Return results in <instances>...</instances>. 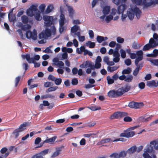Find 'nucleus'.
I'll return each mask as SVG.
<instances>
[{
  "instance_id": "40",
  "label": "nucleus",
  "mask_w": 158,
  "mask_h": 158,
  "mask_svg": "<svg viewBox=\"0 0 158 158\" xmlns=\"http://www.w3.org/2000/svg\"><path fill=\"white\" fill-rule=\"evenodd\" d=\"M149 60L154 65L156 66L158 65V59H150Z\"/></svg>"
},
{
  "instance_id": "28",
  "label": "nucleus",
  "mask_w": 158,
  "mask_h": 158,
  "mask_svg": "<svg viewBox=\"0 0 158 158\" xmlns=\"http://www.w3.org/2000/svg\"><path fill=\"white\" fill-rule=\"evenodd\" d=\"M56 65L60 69H61V68H63L64 67V64L63 62L61 61H59L57 63Z\"/></svg>"
},
{
  "instance_id": "9",
  "label": "nucleus",
  "mask_w": 158,
  "mask_h": 158,
  "mask_svg": "<svg viewBox=\"0 0 158 158\" xmlns=\"http://www.w3.org/2000/svg\"><path fill=\"white\" fill-rule=\"evenodd\" d=\"M142 103H138L135 102H131L128 104V106L131 108H139L143 106Z\"/></svg>"
},
{
  "instance_id": "36",
  "label": "nucleus",
  "mask_w": 158,
  "mask_h": 158,
  "mask_svg": "<svg viewBox=\"0 0 158 158\" xmlns=\"http://www.w3.org/2000/svg\"><path fill=\"white\" fill-rule=\"evenodd\" d=\"M38 37L40 39H46L47 38L45 34V33L43 31L42 32L39 34Z\"/></svg>"
},
{
  "instance_id": "13",
  "label": "nucleus",
  "mask_w": 158,
  "mask_h": 158,
  "mask_svg": "<svg viewBox=\"0 0 158 158\" xmlns=\"http://www.w3.org/2000/svg\"><path fill=\"white\" fill-rule=\"evenodd\" d=\"M155 3L154 0H150V2H147L146 0H143V2L142 4L143 5L145 6L148 7L150 6Z\"/></svg>"
},
{
  "instance_id": "15",
  "label": "nucleus",
  "mask_w": 158,
  "mask_h": 158,
  "mask_svg": "<svg viewBox=\"0 0 158 158\" xmlns=\"http://www.w3.org/2000/svg\"><path fill=\"white\" fill-rule=\"evenodd\" d=\"M68 8L69 16L72 19H73V15L74 14V10L73 7L71 6H68Z\"/></svg>"
},
{
  "instance_id": "59",
  "label": "nucleus",
  "mask_w": 158,
  "mask_h": 158,
  "mask_svg": "<svg viewBox=\"0 0 158 158\" xmlns=\"http://www.w3.org/2000/svg\"><path fill=\"white\" fill-rule=\"evenodd\" d=\"M64 25H59V31L60 33H61L63 32L65 30L64 27Z\"/></svg>"
},
{
  "instance_id": "1",
  "label": "nucleus",
  "mask_w": 158,
  "mask_h": 158,
  "mask_svg": "<svg viewBox=\"0 0 158 158\" xmlns=\"http://www.w3.org/2000/svg\"><path fill=\"white\" fill-rule=\"evenodd\" d=\"M19 27H21L22 30L26 31L25 34L26 36L27 39H29L31 38L34 40L37 39V36L36 30L34 29L32 32L30 31L29 30L31 27L30 25L27 24L23 25L21 23Z\"/></svg>"
},
{
  "instance_id": "51",
  "label": "nucleus",
  "mask_w": 158,
  "mask_h": 158,
  "mask_svg": "<svg viewBox=\"0 0 158 158\" xmlns=\"http://www.w3.org/2000/svg\"><path fill=\"white\" fill-rule=\"evenodd\" d=\"M125 64L127 66H129L131 64V61L130 59H127L125 60Z\"/></svg>"
},
{
  "instance_id": "25",
  "label": "nucleus",
  "mask_w": 158,
  "mask_h": 158,
  "mask_svg": "<svg viewBox=\"0 0 158 158\" xmlns=\"http://www.w3.org/2000/svg\"><path fill=\"white\" fill-rule=\"evenodd\" d=\"M44 32L47 38L51 36V31L49 29H46Z\"/></svg>"
},
{
  "instance_id": "56",
  "label": "nucleus",
  "mask_w": 158,
  "mask_h": 158,
  "mask_svg": "<svg viewBox=\"0 0 158 158\" xmlns=\"http://www.w3.org/2000/svg\"><path fill=\"white\" fill-rule=\"evenodd\" d=\"M117 41L118 43H122L124 41V39L123 38H122L120 37H118L117 38Z\"/></svg>"
},
{
  "instance_id": "48",
  "label": "nucleus",
  "mask_w": 158,
  "mask_h": 158,
  "mask_svg": "<svg viewBox=\"0 0 158 158\" xmlns=\"http://www.w3.org/2000/svg\"><path fill=\"white\" fill-rule=\"evenodd\" d=\"M143 59V57H137L135 60V64L137 65L139 63V61Z\"/></svg>"
},
{
  "instance_id": "22",
  "label": "nucleus",
  "mask_w": 158,
  "mask_h": 158,
  "mask_svg": "<svg viewBox=\"0 0 158 158\" xmlns=\"http://www.w3.org/2000/svg\"><path fill=\"white\" fill-rule=\"evenodd\" d=\"M137 148L136 146H134L129 148L127 151L129 153H132L136 151Z\"/></svg>"
},
{
  "instance_id": "31",
  "label": "nucleus",
  "mask_w": 158,
  "mask_h": 158,
  "mask_svg": "<svg viewBox=\"0 0 158 158\" xmlns=\"http://www.w3.org/2000/svg\"><path fill=\"white\" fill-rule=\"evenodd\" d=\"M151 48H152V46L148 44L144 46L143 49V51H147Z\"/></svg>"
},
{
  "instance_id": "8",
  "label": "nucleus",
  "mask_w": 158,
  "mask_h": 158,
  "mask_svg": "<svg viewBox=\"0 0 158 158\" xmlns=\"http://www.w3.org/2000/svg\"><path fill=\"white\" fill-rule=\"evenodd\" d=\"M94 63L91 61H87L84 62L80 65V67L81 68H88L87 69H93Z\"/></svg>"
},
{
  "instance_id": "16",
  "label": "nucleus",
  "mask_w": 158,
  "mask_h": 158,
  "mask_svg": "<svg viewBox=\"0 0 158 158\" xmlns=\"http://www.w3.org/2000/svg\"><path fill=\"white\" fill-rule=\"evenodd\" d=\"M65 17L64 15L61 13L60 16V19L59 20V25H64V23Z\"/></svg>"
},
{
  "instance_id": "54",
  "label": "nucleus",
  "mask_w": 158,
  "mask_h": 158,
  "mask_svg": "<svg viewBox=\"0 0 158 158\" xmlns=\"http://www.w3.org/2000/svg\"><path fill=\"white\" fill-rule=\"evenodd\" d=\"M48 149H45L42 151H41V152H40L39 154H40V155H45L46 154H47L48 153Z\"/></svg>"
},
{
  "instance_id": "39",
  "label": "nucleus",
  "mask_w": 158,
  "mask_h": 158,
  "mask_svg": "<svg viewBox=\"0 0 158 158\" xmlns=\"http://www.w3.org/2000/svg\"><path fill=\"white\" fill-rule=\"evenodd\" d=\"M113 140H111L110 138H106L103 139L100 142L101 143H108L110 142H113Z\"/></svg>"
},
{
  "instance_id": "60",
  "label": "nucleus",
  "mask_w": 158,
  "mask_h": 158,
  "mask_svg": "<svg viewBox=\"0 0 158 158\" xmlns=\"http://www.w3.org/2000/svg\"><path fill=\"white\" fill-rule=\"evenodd\" d=\"M124 118V121L125 122H130L131 121V118L129 116H125Z\"/></svg>"
},
{
  "instance_id": "37",
  "label": "nucleus",
  "mask_w": 158,
  "mask_h": 158,
  "mask_svg": "<svg viewBox=\"0 0 158 158\" xmlns=\"http://www.w3.org/2000/svg\"><path fill=\"white\" fill-rule=\"evenodd\" d=\"M152 116H150L148 117L145 118V117H140L139 119L141 120H142L143 121H147L151 119Z\"/></svg>"
},
{
  "instance_id": "61",
  "label": "nucleus",
  "mask_w": 158,
  "mask_h": 158,
  "mask_svg": "<svg viewBox=\"0 0 158 158\" xmlns=\"http://www.w3.org/2000/svg\"><path fill=\"white\" fill-rule=\"evenodd\" d=\"M29 8L34 12L37 10V7L34 5H32Z\"/></svg>"
},
{
  "instance_id": "52",
  "label": "nucleus",
  "mask_w": 158,
  "mask_h": 158,
  "mask_svg": "<svg viewBox=\"0 0 158 158\" xmlns=\"http://www.w3.org/2000/svg\"><path fill=\"white\" fill-rule=\"evenodd\" d=\"M148 152L144 151V152L143 154V156L144 158H150L151 156L149 155Z\"/></svg>"
},
{
  "instance_id": "24",
  "label": "nucleus",
  "mask_w": 158,
  "mask_h": 158,
  "mask_svg": "<svg viewBox=\"0 0 158 158\" xmlns=\"http://www.w3.org/2000/svg\"><path fill=\"white\" fill-rule=\"evenodd\" d=\"M38 11V12L35 13L34 16L35 17L37 20L40 21L42 19V17L41 16L40 12L39 11Z\"/></svg>"
},
{
  "instance_id": "5",
  "label": "nucleus",
  "mask_w": 158,
  "mask_h": 158,
  "mask_svg": "<svg viewBox=\"0 0 158 158\" xmlns=\"http://www.w3.org/2000/svg\"><path fill=\"white\" fill-rule=\"evenodd\" d=\"M22 57L23 59H26L29 63H34L35 60H38L40 58V56L38 55H35L34 58H30V56L29 54L25 55H22Z\"/></svg>"
},
{
  "instance_id": "10",
  "label": "nucleus",
  "mask_w": 158,
  "mask_h": 158,
  "mask_svg": "<svg viewBox=\"0 0 158 158\" xmlns=\"http://www.w3.org/2000/svg\"><path fill=\"white\" fill-rule=\"evenodd\" d=\"M124 131V132L120 134V136L129 138L133 137L135 134L134 132L131 131L128 132V131L127 130Z\"/></svg>"
},
{
  "instance_id": "18",
  "label": "nucleus",
  "mask_w": 158,
  "mask_h": 158,
  "mask_svg": "<svg viewBox=\"0 0 158 158\" xmlns=\"http://www.w3.org/2000/svg\"><path fill=\"white\" fill-rule=\"evenodd\" d=\"M54 7L52 5H48L47 8V9L45 11V14H48L52 11Z\"/></svg>"
},
{
  "instance_id": "64",
  "label": "nucleus",
  "mask_w": 158,
  "mask_h": 158,
  "mask_svg": "<svg viewBox=\"0 0 158 158\" xmlns=\"http://www.w3.org/2000/svg\"><path fill=\"white\" fill-rule=\"evenodd\" d=\"M152 76L150 74H147L144 77L146 81L150 80Z\"/></svg>"
},
{
  "instance_id": "29",
  "label": "nucleus",
  "mask_w": 158,
  "mask_h": 158,
  "mask_svg": "<svg viewBox=\"0 0 158 158\" xmlns=\"http://www.w3.org/2000/svg\"><path fill=\"white\" fill-rule=\"evenodd\" d=\"M150 144L153 145L154 148L156 149H158V143L155 141H151L150 143Z\"/></svg>"
},
{
  "instance_id": "14",
  "label": "nucleus",
  "mask_w": 158,
  "mask_h": 158,
  "mask_svg": "<svg viewBox=\"0 0 158 158\" xmlns=\"http://www.w3.org/2000/svg\"><path fill=\"white\" fill-rule=\"evenodd\" d=\"M148 44L152 46V48H154L158 45V43L156 42L152 38H151L150 39Z\"/></svg>"
},
{
  "instance_id": "50",
  "label": "nucleus",
  "mask_w": 158,
  "mask_h": 158,
  "mask_svg": "<svg viewBox=\"0 0 158 158\" xmlns=\"http://www.w3.org/2000/svg\"><path fill=\"white\" fill-rule=\"evenodd\" d=\"M44 97L45 98H55V96L52 94H48L45 95L44 96Z\"/></svg>"
},
{
  "instance_id": "4",
  "label": "nucleus",
  "mask_w": 158,
  "mask_h": 158,
  "mask_svg": "<svg viewBox=\"0 0 158 158\" xmlns=\"http://www.w3.org/2000/svg\"><path fill=\"white\" fill-rule=\"evenodd\" d=\"M28 124V123H27L24 122L20 125L19 128L14 130L12 133L13 136L15 139H17L20 133L24 131L26 129V127Z\"/></svg>"
},
{
  "instance_id": "34",
  "label": "nucleus",
  "mask_w": 158,
  "mask_h": 158,
  "mask_svg": "<svg viewBox=\"0 0 158 158\" xmlns=\"http://www.w3.org/2000/svg\"><path fill=\"white\" fill-rule=\"evenodd\" d=\"M120 52L121 58L123 59L125 58L126 56V51L123 49H121L120 50Z\"/></svg>"
},
{
  "instance_id": "49",
  "label": "nucleus",
  "mask_w": 158,
  "mask_h": 158,
  "mask_svg": "<svg viewBox=\"0 0 158 158\" xmlns=\"http://www.w3.org/2000/svg\"><path fill=\"white\" fill-rule=\"evenodd\" d=\"M78 83L77 79L76 78H74L72 79L71 83L73 85H76Z\"/></svg>"
},
{
  "instance_id": "46",
  "label": "nucleus",
  "mask_w": 158,
  "mask_h": 158,
  "mask_svg": "<svg viewBox=\"0 0 158 158\" xmlns=\"http://www.w3.org/2000/svg\"><path fill=\"white\" fill-rule=\"evenodd\" d=\"M113 18V16L112 15L107 16L106 18V21L107 23L110 22Z\"/></svg>"
},
{
  "instance_id": "43",
  "label": "nucleus",
  "mask_w": 158,
  "mask_h": 158,
  "mask_svg": "<svg viewBox=\"0 0 158 158\" xmlns=\"http://www.w3.org/2000/svg\"><path fill=\"white\" fill-rule=\"evenodd\" d=\"M55 84L57 85H60L62 82V80L61 78H56L54 81Z\"/></svg>"
},
{
  "instance_id": "35",
  "label": "nucleus",
  "mask_w": 158,
  "mask_h": 158,
  "mask_svg": "<svg viewBox=\"0 0 158 158\" xmlns=\"http://www.w3.org/2000/svg\"><path fill=\"white\" fill-rule=\"evenodd\" d=\"M57 88V86L51 87L47 89V90H46V92L48 93L49 92L54 91L56 90Z\"/></svg>"
},
{
  "instance_id": "63",
  "label": "nucleus",
  "mask_w": 158,
  "mask_h": 158,
  "mask_svg": "<svg viewBox=\"0 0 158 158\" xmlns=\"http://www.w3.org/2000/svg\"><path fill=\"white\" fill-rule=\"evenodd\" d=\"M41 139L40 137L37 138L35 140V144L36 145L38 144L41 141Z\"/></svg>"
},
{
  "instance_id": "42",
  "label": "nucleus",
  "mask_w": 158,
  "mask_h": 158,
  "mask_svg": "<svg viewBox=\"0 0 158 158\" xmlns=\"http://www.w3.org/2000/svg\"><path fill=\"white\" fill-rule=\"evenodd\" d=\"M132 2L137 5L142 4L143 0H131Z\"/></svg>"
},
{
  "instance_id": "32",
  "label": "nucleus",
  "mask_w": 158,
  "mask_h": 158,
  "mask_svg": "<svg viewBox=\"0 0 158 158\" xmlns=\"http://www.w3.org/2000/svg\"><path fill=\"white\" fill-rule=\"evenodd\" d=\"M107 83L108 84L110 85L113 83L114 82V81L112 78H111L110 76H108L107 77Z\"/></svg>"
},
{
  "instance_id": "27",
  "label": "nucleus",
  "mask_w": 158,
  "mask_h": 158,
  "mask_svg": "<svg viewBox=\"0 0 158 158\" xmlns=\"http://www.w3.org/2000/svg\"><path fill=\"white\" fill-rule=\"evenodd\" d=\"M60 151L61 149L60 148L57 149L56 151L52 155V157L53 158H54L55 157L58 156L60 153Z\"/></svg>"
},
{
  "instance_id": "38",
  "label": "nucleus",
  "mask_w": 158,
  "mask_h": 158,
  "mask_svg": "<svg viewBox=\"0 0 158 158\" xmlns=\"http://www.w3.org/2000/svg\"><path fill=\"white\" fill-rule=\"evenodd\" d=\"M96 40L99 43H100L102 41H104V37L98 35L97 37Z\"/></svg>"
},
{
  "instance_id": "58",
  "label": "nucleus",
  "mask_w": 158,
  "mask_h": 158,
  "mask_svg": "<svg viewBox=\"0 0 158 158\" xmlns=\"http://www.w3.org/2000/svg\"><path fill=\"white\" fill-rule=\"evenodd\" d=\"M127 152H126L125 151H122L120 152L119 153V155L120 157H125L127 154Z\"/></svg>"
},
{
  "instance_id": "57",
  "label": "nucleus",
  "mask_w": 158,
  "mask_h": 158,
  "mask_svg": "<svg viewBox=\"0 0 158 158\" xmlns=\"http://www.w3.org/2000/svg\"><path fill=\"white\" fill-rule=\"evenodd\" d=\"M136 54L138 57H140L143 58V52L142 50H139L137 51Z\"/></svg>"
},
{
  "instance_id": "11",
  "label": "nucleus",
  "mask_w": 158,
  "mask_h": 158,
  "mask_svg": "<svg viewBox=\"0 0 158 158\" xmlns=\"http://www.w3.org/2000/svg\"><path fill=\"white\" fill-rule=\"evenodd\" d=\"M56 136H54L52 138L48 139L45 140L44 141H43V142L42 143H41L40 144V146L39 147H40L42 146L43 144L45 143H52L54 142L56 139Z\"/></svg>"
},
{
  "instance_id": "62",
  "label": "nucleus",
  "mask_w": 158,
  "mask_h": 158,
  "mask_svg": "<svg viewBox=\"0 0 158 158\" xmlns=\"http://www.w3.org/2000/svg\"><path fill=\"white\" fill-rule=\"evenodd\" d=\"M40 9L42 12H44L45 8V4H41L40 6Z\"/></svg>"
},
{
  "instance_id": "55",
  "label": "nucleus",
  "mask_w": 158,
  "mask_h": 158,
  "mask_svg": "<svg viewBox=\"0 0 158 158\" xmlns=\"http://www.w3.org/2000/svg\"><path fill=\"white\" fill-rule=\"evenodd\" d=\"M20 78H21V77L20 76H18V77H16V78H15V87H16L19 81L20 80Z\"/></svg>"
},
{
  "instance_id": "3",
  "label": "nucleus",
  "mask_w": 158,
  "mask_h": 158,
  "mask_svg": "<svg viewBox=\"0 0 158 158\" xmlns=\"http://www.w3.org/2000/svg\"><path fill=\"white\" fill-rule=\"evenodd\" d=\"M141 13V11L139 8L135 7L133 9L132 8L129 9L127 11V14L129 19L130 20H132L134 18L135 15L137 19H139Z\"/></svg>"
},
{
  "instance_id": "7",
  "label": "nucleus",
  "mask_w": 158,
  "mask_h": 158,
  "mask_svg": "<svg viewBox=\"0 0 158 158\" xmlns=\"http://www.w3.org/2000/svg\"><path fill=\"white\" fill-rule=\"evenodd\" d=\"M43 19L44 21V23L47 27L50 26L53 23V17L52 16L44 15Z\"/></svg>"
},
{
  "instance_id": "6",
  "label": "nucleus",
  "mask_w": 158,
  "mask_h": 158,
  "mask_svg": "<svg viewBox=\"0 0 158 158\" xmlns=\"http://www.w3.org/2000/svg\"><path fill=\"white\" fill-rule=\"evenodd\" d=\"M126 8L127 6L125 4L121 5L118 7V13L119 14H122L121 18L123 20L125 19L127 16V15L123 14L124 10Z\"/></svg>"
},
{
  "instance_id": "12",
  "label": "nucleus",
  "mask_w": 158,
  "mask_h": 158,
  "mask_svg": "<svg viewBox=\"0 0 158 158\" xmlns=\"http://www.w3.org/2000/svg\"><path fill=\"white\" fill-rule=\"evenodd\" d=\"M146 85L149 87H156V82L154 80L147 81Z\"/></svg>"
},
{
  "instance_id": "30",
  "label": "nucleus",
  "mask_w": 158,
  "mask_h": 158,
  "mask_svg": "<svg viewBox=\"0 0 158 158\" xmlns=\"http://www.w3.org/2000/svg\"><path fill=\"white\" fill-rule=\"evenodd\" d=\"M79 27L76 25H74L71 28V31L72 33L76 32L79 29Z\"/></svg>"
},
{
  "instance_id": "19",
  "label": "nucleus",
  "mask_w": 158,
  "mask_h": 158,
  "mask_svg": "<svg viewBox=\"0 0 158 158\" xmlns=\"http://www.w3.org/2000/svg\"><path fill=\"white\" fill-rule=\"evenodd\" d=\"M110 6H106L104 7L103 10V13L105 15L108 14L110 11Z\"/></svg>"
},
{
  "instance_id": "45",
  "label": "nucleus",
  "mask_w": 158,
  "mask_h": 158,
  "mask_svg": "<svg viewBox=\"0 0 158 158\" xmlns=\"http://www.w3.org/2000/svg\"><path fill=\"white\" fill-rule=\"evenodd\" d=\"M101 66V64L100 63L96 62L94 65V67H93V69H94V68L98 69L100 68Z\"/></svg>"
},
{
  "instance_id": "44",
  "label": "nucleus",
  "mask_w": 158,
  "mask_h": 158,
  "mask_svg": "<svg viewBox=\"0 0 158 158\" xmlns=\"http://www.w3.org/2000/svg\"><path fill=\"white\" fill-rule=\"evenodd\" d=\"M136 66V68L135 69H141L143 66V63L142 62H140L139 63H138V64L135 65Z\"/></svg>"
},
{
  "instance_id": "41",
  "label": "nucleus",
  "mask_w": 158,
  "mask_h": 158,
  "mask_svg": "<svg viewBox=\"0 0 158 158\" xmlns=\"http://www.w3.org/2000/svg\"><path fill=\"white\" fill-rule=\"evenodd\" d=\"M110 158H120L119 154L116 153L112 154L110 156Z\"/></svg>"
},
{
  "instance_id": "53",
  "label": "nucleus",
  "mask_w": 158,
  "mask_h": 158,
  "mask_svg": "<svg viewBox=\"0 0 158 158\" xmlns=\"http://www.w3.org/2000/svg\"><path fill=\"white\" fill-rule=\"evenodd\" d=\"M138 86L140 89H143L145 86V84L143 82H141L139 84Z\"/></svg>"
},
{
  "instance_id": "26",
  "label": "nucleus",
  "mask_w": 158,
  "mask_h": 158,
  "mask_svg": "<svg viewBox=\"0 0 158 158\" xmlns=\"http://www.w3.org/2000/svg\"><path fill=\"white\" fill-rule=\"evenodd\" d=\"M133 78L132 75H128L126 77V76L125 81L130 82L132 81Z\"/></svg>"
},
{
  "instance_id": "2",
  "label": "nucleus",
  "mask_w": 158,
  "mask_h": 158,
  "mask_svg": "<svg viewBox=\"0 0 158 158\" xmlns=\"http://www.w3.org/2000/svg\"><path fill=\"white\" fill-rule=\"evenodd\" d=\"M129 88L128 86H126L125 87H122L118 89L117 90H110L108 93V96L111 98H115L118 96L122 95L124 93L128 91Z\"/></svg>"
},
{
  "instance_id": "33",
  "label": "nucleus",
  "mask_w": 158,
  "mask_h": 158,
  "mask_svg": "<svg viewBox=\"0 0 158 158\" xmlns=\"http://www.w3.org/2000/svg\"><path fill=\"white\" fill-rule=\"evenodd\" d=\"M34 12L30 8L27 10V14L28 16H32L34 15Z\"/></svg>"
},
{
  "instance_id": "20",
  "label": "nucleus",
  "mask_w": 158,
  "mask_h": 158,
  "mask_svg": "<svg viewBox=\"0 0 158 158\" xmlns=\"http://www.w3.org/2000/svg\"><path fill=\"white\" fill-rule=\"evenodd\" d=\"M86 45L87 46L91 48H94L95 45V43L94 42H92L90 41H88L86 43Z\"/></svg>"
},
{
  "instance_id": "17",
  "label": "nucleus",
  "mask_w": 158,
  "mask_h": 158,
  "mask_svg": "<svg viewBox=\"0 0 158 158\" xmlns=\"http://www.w3.org/2000/svg\"><path fill=\"white\" fill-rule=\"evenodd\" d=\"M120 118L119 112H117L114 113L112 114L110 117V119H113L115 118Z\"/></svg>"
},
{
  "instance_id": "47",
  "label": "nucleus",
  "mask_w": 158,
  "mask_h": 158,
  "mask_svg": "<svg viewBox=\"0 0 158 158\" xmlns=\"http://www.w3.org/2000/svg\"><path fill=\"white\" fill-rule=\"evenodd\" d=\"M89 108L92 111H95L101 109V108L100 107L98 106L97 107L96 106H92L89 107Z\"/></svg>"
},
{
  "instance_id": "21",
  "label": "nucleus",
  "mask_w": 158,
  "mask_h": 158,
  "mask_svg": "<svg viewBox=\"0 0 158 158\" xmlns=\"http://www.w3.org/2000/svg\"><path fill=\"white\" fill-rule=\"evenodd\" d=\"M153 149V147L150 144H148L146 146L145 148L144 149V151L148 152H151Z\"/></svg>"
},
{
  "instance_id": "23",
  "label": "nucleus",
  "mask_w": 158,
  "mask_h": 158,
  "mask_svg": "<svg viewBox=\"0 0 158 158\" xmlns=\"http://www.w3.org/2000/svg\"><path fill=\"white\" fill-rule=\"evenodd\" d=\"M21 20L22 22L24 23L27 24L28 23V18L26 15H23L21 17Z\"/></svg>"
}]
</instances>
